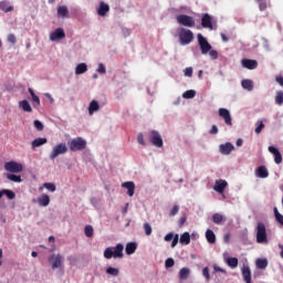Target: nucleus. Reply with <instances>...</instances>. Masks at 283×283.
<instances>
[{
  "label": "nucleus",
  "instance_id": "obj_43",
  "mask_svg": "<svg viewBox=\"0 0 283 283\" xmlns=\"http://www.w3.org/2000/svg\"><path fill=\"white\" fill-rule=\"evenodd\" d=\"M275 103H276V105H283V92L282 91L276 92Z\"/></svg>",
  "mask_w": 283,
  "mask_h": 283
},
{
  "label": "nucleus",
  "instance_id": "obj_2",
  "mask_svg": "<svg viewBox=\"0 0 283 283\" xmlns=\"http://www.w3.org/2000/svg\"><path fill=\"white\" fill-rule=\"evenodd\" d=\"M70 151H83L87 147V142L83 139V137H75L71 139L69 143Z\"/></svg>",
  "mask_w": 283,
  "mask_h": 283
},
{
  "label": "nucleus",
  "instance_id": "obj_12",
  "mask_svg": "<svg viewBox=\"0 0 283 283\" xmlns=\"http://www.w3.org/2000/svg\"><path fill=\"white\" fill-rule=\"evenodd\" d=\"M201 25L208 30H213V18L209 13H205L201 18Z\"/></svg>",
  "mask_w": 283,
  "mask_h": 283
},
{
  "label": "nucleus",
  "instance_id": "obj_22",
  "mask_svg": "<svg viewBox=\"0 0 283 283\" xmlns=\"http://www.w3.org/2000/svg\"><path fill=\"white\" fill-rule=\"evenodd\" d=\"M107 12H109V4H107L105 2H101L99 7L97 9V14L99 17H105V14H107Z\"/></svg>",
  "mask_w": 283,
  "mask_h": 283
},
{
  "label": "nucleus",
  "instance_id": "obj_57",
  "mask_svg": "<svg viewBox=\"0 0 283 283\" xmlns=\"http://www.w3.org/2000/svg\"><path fill=\"white\" fill-rule=\"evenodd\" d=\"M209 55L216 61V59H218V51L210 49Z\"/></svg>",
  "mask_w": 283,
  "mask_h": 283
},
{
  "label": "nucleus",
  "instance_id": "obj_30",
  "mask_svg": "<svg viewBox=\"0 0 283 283\" xmlns=\"http://www.w3.org/2000/svg\"><path fill=\"white\" fill-rule=\"evenodd\" d=\"M98 109H101V106L98 105V102L93 99L88 105L90 115L92 116V114H94V112H98Z\"/></svg>",
  "mask_w": 283,
  "mask_h": 283
},
{
  "label": "nucleus",
  "instance_id": "obj_38",
  "mask_svg": "<svg viewBox=\"0 0 283 283\" xmlns=\"http://www.w3.org/2000/svg\"><path fill=\"white\" fill-rule=\"evenodd\" d=\"M212 222L214 224H222V222H224V217L220 213H214L212 214Z\"/></svg>",
  "mask_w": 283,
  "mask_h": 283
},
{
  "label": "nucleus",
  "instance_id": "obj_18",
  "mask_svg": "<svg viewBox=\"0 0 283 283\" xmlns=\"http://www.w3.org/2000/svg\"><path fill=\"white\" fill-rule=\"evenodd\" d=\"M241 63L247 70H258V62L255 60L243 59Z\"/></svg>",
  "mask_w": 283,
  "mask_h": 283
},
{
  "label": "nucleus",
  "instance_id": "obj_45",
  "mask_svg": "<svg viewBox=\"0 0 283 283\" xmlns=\"http://www.w3.org/2000/svg\"><path fill=\"white\" fill-rule=\"evenodd\" d=\"M182 97L184 98H195L196 97V91H193V90L186 91L182 94Z\"/></svg>",
  "mask_w": 283,
  "mask_h": 283
},
{
  "label": "nucleus",
  "instance_id": "obj_59",
  "mask_svg": "<svg viewBox=\"0 0 283 283\" xmlns=\"http://www.w3.org/2000/svg\"><path fill=\"white\" fill-rule=\"evenodd\" d=\"M178 244V234L172 238L171 248L174 249Z\"/></svg>",
  "mask_w": 283,
  "mask_h": 283
},
{
  "label": "nucleus",
  "instance_id": "obj_8",
  "mask_svg": "<svg viewBox=\"0 0 283 283\" xmlns=\"http://www.w3.org/2000/svg\"><path fill=\"white\" fill-rule=\"evenodd\" d=\"M62 154H67V145L61 143L57 144L53 150L50 154V159L54 160L56 158H59V156H61Z\"/></svg>",
  "mask_w": 283,
  "mask_h": 283
},
{
  "label": "nucleus",
  "instance_id": "obj_46",
  "mask_svg": "<svg viewBox=\"0 0 283 283\" xmlns=\"http://www.w3.org/2000/svg\"><path fill=\"white\" fill-rule=\"evenodd\" d=\"M43 187H44V189L52 191V193H54V191H56V186L52 182H45V184H43Z\"/></svg>",
  "mask_w": 283,
  "mask_h": 283
},
{
  "label": "nucleus",
  "instance_id": "obj_34",
  "mask_svg": "<svg viewBox=\"0 0 283 283\" xmlns=\"http://www.w3.org/2000/svg\"><path fill=\"white\" fill-rule=\"evenodd\" d=\"M191 274V270H189L188 268H182L179 271V280H187L189 277V275Z\"/></svg>",
  "mask_w": 283,
  "mask_h": 283
},
{
  "label": "nucleus",
  "instance_id": "obj_25",
  "mask_svg": "<svg viewBox=\"0 0 283 283\" xmlns=\"http://www.w3.org/2000/svg\"><path fill=\"white\" fill-rule=\"evenodd\" d=\"M38 205L40 207H48L50 205V196L43 193L38 198Z\"/></svg>",
  "mask_w": 283,
  "mask_h": 283
},
{
  "label": "nucleus",
  "instance_id": "obj_48",
  "mask_svg": "<svg viewBox=\"0 0 283 283\" xmlns=\"http://www.w3.org/2000/svg\"><path fill=\"white\" fill-rule=\"evenodd\" d=\"M255 134H262V129H264V122L260 120L256 123Z\"/></svg>",
  "mask_w": 283,
  "mask_h": 283
},
{
  "label": "nucleus",
  "instance_id": "obj_20",
  "mask_svg": "<svg viewBox=\"0 0 283 283\" xmlns=\"http://www.w3.org/2000/svg\"><path fill=\"white\" fill-rule=\"evenodd\" d=\"M29 94H31L33 107H35V109H39V107H41V99H40L39 96L34 93V90H32V88H29Z\"/></svg>",
  "mask_w": 283,
  "mask_h": 283
},
{
  "label": "nucleus",
  "instance_id": "obj_7",
  "mask_svg": "<svg viewBox=\"0 0 283 283\" xmlns=\"http://www.w3.org/2000/svg\"><path fill=\"white\" fill-rule=\"evenodd\" d=\"M198 44L201 50V54H209L211 52V44L207 41V38L202 33L197 34Z\"/></svg>",
  "mask_w": 283,
  "mask_h": 283
},
{
  "label": "nucleus",
  "instance_id": "obj_58",
  "mask_svg": "<svg viewBox=\"0 0 283 283\" xmlns=\"http://www.w3.org/2000/svg\"><path fill=\"white\" fill-rule=\"evenodd\" d=\"M185 76H193V69L192 67H187L185 70Z\"/></svg>",
  "mask_w": 283,
  "mask_h": 283
},
{
  "label": "nucleus",
  "instance_id": "obj_60",
  "mask_svg": "<svg viewBox=\"0 0 283 283\" xmlns=\"http://www.w3.org/2000/svg\"><path fill=\"white\" fill-rule=\"evenodd\" d=\"M172 238H174V233L170 232V233L165 235V241L166 242H171Z\"/></svg>",
  "mask_w": 283,
  "mask_h": 283
},
{
  "label": "nucleus",
  "instance_id": "obj_62",
  "mask_svg": "<svg viewBox=\"0 0 283 283\" xmlns=\"http://www.w3.org/2000/svg\"><path fill=\"white\" fill-rule=\"evenodd\" d=\"M275 81H276V83H279V85H281V87H283V77L282 76H276Z\"/></svg>",
  "mask_w": 283,
  "mask_h": 283
},
{
  "label": "nucleus",
  "instance_id": "obj_63",
  "mask_svg": "<svg viewBox=\"0 0 283 283\" xmlns=\"http://www.w3.org/2000/svg\"><path fill=\"white\" fill-rule=\"evenodd\" d=\"M210 134H218V126L212 125V127L210 129Z\"/></svg>",
  "mask_w": 283,
  "mask_h": 283
},
{
  "label": "nucleus",
  "instance_id": "obj_53",
  "mask_svg": "<svg viewBox=\"0 0 283 283\" xmlns=\"http://www.w3.org/2000/svg\"><path fill=\"white\" fill-rule=\"evenodd\" d=\"M97 72L99 74H106L107 70L105 69V65L103 63L98 64Z\"/></svg>",
  "mask_w": 283,
  "mask_h": 283
},
{
  "label": "nucleus",
  "instance_id": "obj_39",
  "mask_svg": "<svg viewBox=\"0 0 283 283\" xmlns=\"http://www.w3.org/2000/svg\"><path fill=\"white\" fill-rule=\"evenodd\" d=\"M256 2L259 3V10H261V12H264V10L269 8V3H271V0H256Z\"/></svg>",
  "mask_w": 283,
  "mask_h": 283
},
{
  "label": "nucleus",
  "instance_id": "obj_40",
  "mask_svg": "<svg viewBox=\"0 0 283 283\" xmlns=\"http://www.w3.org/2000/svg\"><path fill=\"white\" fill-rule=\"evenodd\" d=\"M273 211H274V218H275L276 222H279V224H281V227H283V216L277 210V207H274Z\"/></svg>",
  "mask_w": 283,
  "mask_h": 283
},
{
  "label": "nucleus",
  "instance_id": "obj_35",
  "mask_svg": "<svg viewBox=\"0 0 283 283\" xmlns=\"http://www.w3.org/2000/svg\"><path fill=\"white\" fill-rule=\"evenodd\" d=\"M256 264V269H266V266H269V260L266 259H256L255 261Z\"/></svg>",
  "mask_w": 283,
  "mask_h": 283
},
{
  "label": "nucleus",
  "instance_id": "obj_51",
  "mask_svg": "<svg viewBox=\"0 0 283 283\" xmlns=\"http://www.w3.org/2000/svg\"><path fill=\"white\" fill-rule=\"evenodd\" d=\"M202 275H203V277H206L207 282H209V280H211V274L209 273V268H203Z\"/></svg>",
  "mask_w": 283,
  "mask_h": 283
},
{
  "label": "nucleus",
  "instance_id": "obj_29",
  "mask_svg": "<svg viewBox=\"0 0 283 283\" xmlns=\"http://www.w3.org/2000/svg\"><path fill=\"white\" fill-rule=\"evenodd\" d=\"M7 180H10L11 182H23V179H21V176L15 175L14 172H8L6 174Z\"/></svg>",
  "mask_w": 283,
  "mask_h": 283
},
{
  "label": "nucleus",
  "instance_id": "obj_31",
  "mask_svg": "<svg viewBox=\"0 0 283 283\" xmlns=\"http://www.w3.org/2000/svg\"><path fill=\"white\" fill-rule=\"evenodd\" d=\"M85 72H87V64L86 63H80V64L76 65V67H75V74L76 75L85 74Z\"/></svg>",
  "mask_w": 283,
  "mask_h": 283
},
{
  "label": "nucleus",
  "instance_id": "obj_47",
  "mask_svg": "<svg viewBox=\"0 0 283 283\" xmlns=\"http://www.w3.org/2000/svg\"><path fill=\"white\" fill-rule=\"evenodd\" d=\"M33 125H34L35 129H38V132H43L44 126H43V123H41V120L35 119V120L33 122Z\"/></svg>",
  "mask_w": 283,
  "mask_h": 283
},
{
  "label": "nucleus",
  "instance_id": "obj_9",
  "mask_svg": "<svg viewBox=\"0 0 283 283\" xmlns=\"http://www.w3.org/2000/svg\"><path fill=\"white\" fill-rule=\"evenodd\" d=\"M177 23L185 25L186 28H193L196 25V20L187 14L177 15Z\"/></svg>",
  "mask_w": 283,
  "mask_h": 283
},
{
  "label": "nucleus",
  "instance_id": "obj_36",
  "mask_svg": "<svg viewBox=\"0 0 283 283\" xmlns=\"http://www.w3.org/2000/svg\"><path fill=\"white\" fill-rule=\"evenodd\" d=\"M243 90H248V92H253V81L251 80H243L241 82Z\"/></svg>",
  "mask_w": 283,
  "mask_h": 283
},
{
  "label": "nucleus",
  "instance_id": "obj_3",
  "mask_svg": "<svg viewBox=\"0 0 283 283\" xmlns=\"http://www.w3.org/2000/svg\"><path fill=\"white\" fill-rule=\"evenodd\" d=\"M256 242L258 244H266L269 242L266 238V226L263 222L256 223Z\"/></svg>",
  "mask_w": 283,
  "mask_h": 283
},
{
  "label": "nucleus",
  "instance_id": "obj_15",
  "mask_svg": "<svg viewBox=\"0 0 283 283\" xmlns=\"http://www.w3.org/2000/svg\"><path fill=\"white\" fill-rule=\"evenodd\" d=\"M268 149H269L270 154H273L274 163L276 165H281V163H282V154L280 153V150L277 148H275V146H269Z\"/></svg>",
  "mask_w": 283,
  "mask_h": 283
},
{
  "label": "nucleus",
  "instance_id": "obj_17",
  "mask_svg": "<svg viewBox=\"0 0 283 283\" xmlns=\"http://www.w3.org/2000/svg\"><path fill=\"white\" fill-rule=\"evenodd\" d=\"M227 180L219 179L214 182L213 189L218 193H224V189H227Z\"/></svg>",
  "mask_w": 283,
  "mask_h": 283
},
{
  "label": "nucleus",
  "instance_id": "obj_41",
  "mask_svg": "<svg viewBox=\"0 0 283 283\" xmlns=\"http://www.w3.org/2000/svg\"><path fill=\"white\" fill-rule=\"evenodd\" d=\"M106 273L108 275H113V277H118V274L120 273V271L116 268L109 266V268L106 269Z\"/></svg>",
  "mask_w": 283,
  "mask_h": 283
},
{
  "label": "nucleus",
  "instance_id": "obj_19",
  "mask_svg": "<svg viewBox=\"0 0 283 283\" xmlns=\"http://www.w3.org/2000/svg\"><path fill=\"white\" fill-rule=\"evenodd\" d=\"M242 277L245 283H251V268L243 265L241 269Z\"/></svg>",
  "mask_w": 283,
  "mask_h": 283
},
{
  "label": "nucleus",
  "instance_id": "obj_50",
  "mask_svg": "<svg viewBox=\"0 0 283 283\" xmlns=\"http://www.w3.org/2000/svg\"><path fill=\"white\" fill-rule=\"evenodd\" d=\"M174 264H176V261H174V259H171V258H168V259L165 261V266H166V269H171V266H174Z\"/></svg>",
  "mask_w": 283,
  "mask_h": 283
},
{
  "label": "nucleus",
  "instance_id": "obj_26",
  "mask_svg": "<svg viewBox=\"0 0 283 283\" xmlns=\"http://www.w3.org/2000/svg\"><path fill=\"white\" fill-rule=\"evenodd\" d=\"M19 107L23 112L32 113V106L30 105V102H28V99L20 101Z\"/></svg>",
  "mask_w": 283,
  "mask_h": 283
},
{
  "label": "nucleus",
  "instance_id": "obj_61",
  "mask_svg": "<svg viewBox=\"0 0 283 283\" xmlns=\"http://www.w3.org/2000/svg\"><path fill=\"white\" fill-rule=\"evenodd\" d=\"M185 222H187V217H181L179 219V227H184L185 226Z\"/></svg>",
  "mask_w": 283,
  "mask_h": 283
},
{
  "label": "nucleus",
  "instance_id": "obj_1",
  "mask_svg": "<svg viewBox=\"0 0 283 283\" xmlns=\"http://www.w3.org/2000/svg\"><path fill=\"white\" fill-rule=\"evenodd\" d=\"M125 247L122 243H118L115 248H106L104 251V258L106 260H112V258H123V251Z\"/></svg>",
  "mask_w": 283,
  "mask_h": 283
},
{
  "label": "nucleus",
  "instance_id": "obj_23",
  "mask_svg": "<svg viewBox=\"0 0 283 283\" xmlns=\"http://www.w3.org/2000/svg\"><path fill=\"white\" fill-rule=\"evenodd\" d=\"M136 249H138V244L136 242L127 243L125 248L126 255H134V253H136Z\"/></svg>",
  "mask_w": 283,
  "mask_h": 283
},
{
  "label": "nucleus",
  "instance_id": "obj_55",
  "mask_svg": "<svg viewBox=\"0 0 283 283\" xmlns=\"http://www.w3.org/2000/svg\"><path fill=\"white\" fill-rule=\"evenodd\" d=\"M178 211H180V207L178 205H175L170 211V216L178 214Z\"/></svg>",
  "mask_w": 283,
  "mask_h": 283
},
{
  "label": "nucleus",
  "instance_id": "obj_42",
  "mask_svg": "<svg viewBox=\"0 0 283 283\" xmlns=\"http://www.w3.org/2000/svg\"><path fill=\"white\" fill-rule=\"evenodd\" d=\"M84 233L86 238H93L94 237V228L92 226H85Z\"/></svg>",
  "mask_w": 283,
  "mask_h": 283
},
{
  "label": "nucleus",
  "instance_id": "obj_37",
  "mask_svg": "<svg viewBox=\"0 0 283 283\" xmlns=\"http://www.w3.org/2000/svg\"><path fill=\"white\" fill-rule=\"evenodd\" d=\"M226 264H228L230 269H238V258H228Z\"/></svg>",
  "mask_w": 283,
  "mask_h": 283
},
{
  "label": "nucleus",
  "instance_id": "obj_33",
  "mask_svg": "<svg viewBox=\"0 0 283 283\" xmlns=\"http://www.w3.org/2000/svg\"><path fill=\"white\" fill-rule=\"evenodd\" d=\"M179 242L181 244H190V242H191V234H189V232H184L180 235Z\"/></svg>",
  "mask_w": 283,
  "mask_h": 283
},
{
  "label": "nucleus",
  "instance_id": "obj_27",
  "mask_svg": "<svg viewBox=\"0 0 283 283\" xmlns=\"http://www.w3.org/2000/svg\"><path fill=\"white\" fill-rule=\"evenodd\" d=\"M0 10H2V12H12V10H14V7L10 6V2L8 0H3L0 2Z\"/></svg>",
  "mask_w": 283,
  "mask_h": 283
},
{
  "label": "nucleus",
  "instance_id": "obj_10",
  "mask_svg": "<svg viewBox=\"0 0 283 283\" xmlns=\"http://www.w3.org/2000/svg\"><path fill=\"white\" fill-rule=\"evenodd\" d=\"M148 140L154 145V147H163V137L158 130H151L148 134Z\"/></svg>",
  "mask_w": 283,
  "mask_h": 283
},
{
  "label": "nucleus",
  "instance_id": "obj_16",
  "mask_svg": "<svg viewBox=\"0 0 283 283\" xmlns=\"http://www.w3.org/2000/svg\"><path fill=\"white\" fill-rule=\"evenodd\" d=\"M122 187L124 189H127V195L129 196V198L134 197V193L136 191V185L134 184V181H126L122 184Z\"/></svg>",
  "mask_w": 283,
  "mask_h": 283
},
{
  "label": "nucleus",
  "instance_id": "obj_56",
  "mask_svg": "<svg viewBox=\"0 0 283 283\" xmlns=\"http://www.w3.org/2000/svg\"><path fill=\"white\" fill-rule=\"evenodd\" d=\"M8 41L9 43H12V45H14V43H17V36L11 33L8 35Z\"/></svg>",
  "mask_w": 283,
  "mask_h": 283
},
{
  "label": "nucleus",
  "instance_id": "obj_11",
  "mask_svg": "<svg viewBox=\"0 0 283 283\" xmlns=\"http://www.w3.org/2000/svg\"><path fill=\"white\" fill-rule=\"evenodd\" d=\"M219 116L221 118H223L226 125H228L229 127L233 126V122H232V118H231V113L229 112V109L219 108Z\"/></svg>",
  "mask_w": 283,
  "mask_h": 283
},
{
  "label": "nucleus",
  "instance_id": "obj_21",
  "mask_svg": "<svg viewBox=\"0 0 283 283\" xmlns=\"http://www.w3.org/2000/svg\"><path fill=\"white\" fill-rule=\"evenodd\" d=\"M48 144V138L45 137H39L32 140L31 147L32 149H36V147H41L43 145Z\"/></svg>",
  "mask_w": 283,
  "mask_h": 283
},
{
  "label": "nucleus",
  "instance_id": "obj_28",
  "mask_svg": "<svg viewBox=\"0 0 283 283\" xmlns=\"http://www.w3.org/2000/svg\"><path fill=\"white\" fill-rule=\"evenodd\" d=\"M206 240L207 242H209V244H216V233L213 232V230L208 229L206 231Z\"/></svg>",
  "mask_w": 283,
  "mask_h": 283
},
{
  "label": "nucleus",
  "instance_id": "obj_54",
  "mask_svg": "<svg viewBox=\"0 0 283 283\" xmlns=\"http://www.w3.org/2000/svg\"><path fill=\"white\" fill-rule=\"evenodd\" d=\"M213 271H214V273H224V274H227V270H224V269H222V268H220L216 264L213 265Z\"/></svg>",
  "mask_w": 283,
  "mask_h": 283
},
{
  "label": "nucleus",
  "instance_id": "obj_4",
  "mask_svg": "<svg viewBox=\"0 0 283 283\" xmlns=\"http://www.w3.org/2000/svg\"><path fill=\"white\" fill-rule=\"evenodd\" d=\"M178 36L181 45H189L193 41V32L189 29L181 28Z\"/></svg>",
  "mask_w": 283,
  "mask_h": 283
},
{
  "label": "nucleus",
  "instance_id": "obj_24",
  "mask_svg": "<svg viewBox=\"0 0 283 283\" xmlns=\"http://www.w3.org/2000/svg\"><path fill=\"white\" fill-rule=\"evenodd\" d=\"M255 174L258 178H269V169H266V166H260L256 168Z\"/></svg>",
  "mask_w": 283,
  "mask_h": 283
},
{
  "label": "nucleus",
  "instance_id": "obj_49",
  "mask_svg": "<svg viewBox=\"0 0 283 283\" xmlns=\"http://www.w3.org/2000/svg\"><path fill=\"white\" fill-rule=\"evenodd\" d=\"M144 231L146 233V235H151L153 229H151V224L149 223H144Z\"/></svg>",
  "mask_w": 283,
  "mask_h": 283
},
{
  "label": "nucleus",
  "instance_id": "obj_13",
  "mask_svg": "<svg viewBox=\"0 0 283 283\" xmlns=\"http://www.w3.org/2000/svg\"><path fill=\"white\" fill-rule=\"evenodd\" d=\"M61 39H65V31L62 28H57L50 33L51 41H61Z\"/></svg>",
  "mask_w": 283,
  "mask_h": 283
},
{
  "label": "nucleus",
  "instance_id": "obj_44",
  "mask_svg": "<svg viewBox=\"0 0 283 283\" xmlns=\"http://www.w3.org/2000/svg\"><path fill=\"white\" fill-rule=\"evenodd\" d=\"M3 192L9 200H14V198H17V195L12 190L3 189Z\"/></svg>",
  "mask_w": 283,
  "mask_h": 283
},
{
  "label": "nucleus",
  "instance_id": "obj_5",
  "mask_svg": "<svg viewBox=\"0 0 283 283\" xmlns=\"http://www.w3.org/2000/svg\"><path fill=\"white\" fill-rule=\"evenodd\" d=\"M63 262H65V259L61 254H52L49 256V264L53 271H55V269H61Z\"/></svg>",
  "mask_w": 283,
  "mask_h": 283
},
{
  "label": "nucleus",
  "instance_id": "obj_6",
  "mask_svg": "<svg viewBox=\"0 0 283 283\" xmlns=\"http://www.w3.org/2000/svg\"><path fill=\"white\" fill-rule=\"evenodd\" d=\"M4 169L9 171V174H21V171H23V165L11 160L4 164Z\"/></svg>",
  "mask_w": 283,
  "mask_h": 283
},
{
  "label": "nucleus",
  "instance_id": "obj_14",
  "mask_svg": "<svg viewBox=\"0 0 283 283\" xmlns=\"http://www.w3.org/2000/svg\"><path fill=\"white\" fill-rule=\"evenodd\" d=\"M220 153L223 154V156H229L233 149H235V146L231 143L221 144L219 146Z\"/></svg>",
  "mask_w": 283,
  "mask_h": 283
},
{
  "label": "nucleus",
  "instance_id": "obj_64",
  "mask_svg": "<svg viewBox=\"0 0 283 283\" xmlns=\"http://www.w3.org/2000/svg\"><path fill=\"white\" fill-rule=\"evenodd\" d=\"M279 249H281V258L283 260V244H279Z\"/></svg>",
  "mask_w": 283,
  "mask_h": 283
},
{
  "label": "nucleus",
  "instance_id": "obj_32",
  "mask_svg": "<svg viewBox=\"0 0 283 283\" xmlns=\"http://www.w3.org/2000/svg\"><path fill=\"white\" fill-rule=\"evenodd\" d=\"M69 12L70 11L67 10V7H65V6H60L57 8V17L60 19H65V17H67Z\"/></svg>",
  "mask_w": 283,
  "mask_h": 283
},
{
  "label": "nucleus",
  "instance_id": "obj_52",
  "mask_svg": "<svg viewBox=\"0 0 283 283\" xmlns=\"http://www.w3.org/2000/svg\"><path fill=\"white\" fill-rule=\"evenodd\" d=\"M137 142H138L139 145H143V147H145V145H147V144L145 143V137H144L143 133H139V134L137 135Z\"/></svg>",
  "mask_w": 283,
  "mask_h": 283
}]
</instances>
